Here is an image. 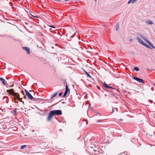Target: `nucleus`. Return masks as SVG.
<instances>
[{
	"label": "nucleus",
	"mask_w": 155,
	"mask_h": 155,
	"mask_svg": "<svg viewBox=\"0 0 155 155\" xmlns=\"http://www.w3.org/2000/svg\"><path fill=\"white\" fill-rule=\"evenodd\" d=\"M7 91V92L10 94L12 95L14 97V99L15 100L17 99L19 101L22 102L23 104H24V101H22V98L20 97L19 94L18 93H15L13 89L8 90Z\"/></svg>",
	"instance_id": "f257e3e1"
},
{
	"label": "nucleus",
	"mask_w": 155,
	"mask_h": 155,
	"mask_svg": "<svg viewBox=\"0 0 155 155\" xmlns=\"http://www.w3.org/2000/svg\"><path fill=\"white\" fill-rule=\"evenodd\" d=\"M25 93L27 96L28 98L31 100L35 101V99L34 98L31 94L26 90H25Z\"/></svg>",
	"instance_id": "f03ea898"
},
{
	"label": "nucleus",
	"mask_w": 155,
	"mask_h": 155,
	"mask_svg": "<svg viewBox=\"0 0 155 155\" xmlns=\"http://www.w3.org/2000/svg\"><path fill=\"white\" fill-rule=\"evenodd\" d=\"M54 114V116L55 115H61L62 114V111L61 110H51Z\"/></svg>",
	"instance_id": "7ed1b4c3"
},
{
	"label": "nucleus",
	"mask_w": 155,
	"mask_h": 155,
	"mask_svg": "<svg viewBox=\"0 0 155 155\" xmlns=\"http://www.w3.org/2000/svg\"><path fill=\"white\" fill-rule=\"evenodd\" d=\"M54 116V114L51 111L49 113L47 118V120L48 121H50L52 118L53 116Z\"/></svg>",
	"instance_id": "20e7f679"
},
{
	"label": "nucleus",
	"mask_w": 155,
	"mask_h": 155,
	"mask_svg": "<svg viewBox=\"0 0 155 155\" xmlns=\"http://www.w3.org/2000/svg\"><path fill=\"white\" fill-rule=\"evenodd\" d=\"M132 78L134 80L137 81L139 82L144 83V82L143 79L137 78L135 77H132Z\"/></svg>",
	"instance_id": "39448f33"
},
{
	"label": "nucleus",
	"mask_w": 155,
	"mask_h": 155,
	"mask_svg": "<svg viewBox=\"0 0 155 155\" xmlns=\"http://www.w3.org/2000/svg\"><path fill=\"white\" fill-rule=\"evenodd\" d=\"M70 89L68 88V85L67 84H66V85L65 91L64 94H63V97H65L67 95L68 92H70Z\"/></svg>",
	"instance_id": "423d86ee"
},
{
	"label": "nucleus",
	"mask_w": 155,
	"mask_h": 155,
	"mask_svg": "<svg viewBox=\"0 0 155 155\" xmlns=\"http://www.w3.org/2000/svg\"><path fill=\"white\" fill-rule=\"evenodd\" d=\"M139 35L147 43L149 41L144 36L141 35Z\"/></svg>",
	"instance_id": "0eeeda50"
},
{
	"label": "nucleus",
	"mask_w": 155,
	"mask_h": 155,
	"mask_svg": "<svg viewBox=\"0 0 155 155\" xmlns=\"http://www.w3.org/2000/svg\"><path fill=\"white\" fill-rule=\"evenodd\" d=\"M103 86L104 87L107 88H111L113 89H115L114 88L112 87L108 86L105 83H104Z\"/></svg>",
	"instance_id": "6e6552de"
},
{
	"label": "nucleus",
	"mask_w": 155,
	"mask_h": 155,
	"mask_svg": "<svg viewBox=\"0 0 155 155\" xmlns=\"http://www.w3.org/2000/svg\"><path fill=\"white\" fill-rule=\"evenodd\" d=\"M23 48L26 51L27 53L28 54H29L30 53V50L29 48L27 47H23Z\"/></svg>",
	"instance_id": "1a4fd4ad"
},
{
	"label": "nucleus",
	"mask_w": 155,
	"mask_h": 155,
	"mask_svg": "<svg viewBox=\"0 0 155 155\" xmlns=\"http://www.w3.org/2000/svg\"><path fill=\"white\" fill-rule=\"evenodd\" d=\"M136 39H137V40L138 41V42L140 44H141L143 45L144 43V42H143V41H142V39H141L140 38H137Z\"/></svg>",
	"instance_id": "9d476101"
},
{
	"label": "nucleus",
	"mask_w": 155,
	"mask_h": 155,
	"mask_svg": "<svg viewBox=\"0 0 155 155\" xmlns=\"http://www.w3.org/2000/svg\"><path fill=\"white\" fill-rule=\"evenodd\" d=\"M83 71L87 75V76L91 78H92L91 77V75L84 69H83Z\"/></svg>",
	"instance_id": "9b49d317"
},
{
	"label": "nucleus",
	"mask_w": 155,
	"mask_h": 155,
	"mask_svg": "<svg viewBox=\"0 0 155 155\" xmlns=\"http://www.w3.org/2000/svg\"><path fill=\"white\" fill-rule=\"evenodd\" d=\"M147 43L149 44L150 46H151L154 49L155 48V47L149 41H148Z\"/></svg>",
	"instance_id": "f8f14e48"
},
{
	"label": "nucleus",
	"mask_w": 155,
	"mask_h": 155,
	"mask_svg": "<svg viewBox=\"0 0 155 155\" xmlns=\"http://www.w3.org/2000/svg\"><path fill=\"white\" fill-rule=\"evenodd\" d=\"M1 82L3 83V84L4 85H5L7 84V82L5 81V79H2V80Z\"/></svg>",
	"instance_id": "ddd939ff"
},
{
	"label": "nucleus",
	"mask_w": 155,
	"mask_h": 155,
	"mask_svg": "<svg viewBox=\"0 0 155 155\" xmlns=\"http://www.w3.org/2000/svg\"><path fill=\"white\" fill-rule=\"evenodd\" d=\"M143 45L151 49L150 47L145 43H144Z\"/></svg>",
	"instance_id": "4468645a"
},
{
	"label": "nucleus",
	"mask_w": 155,
	"mask_h": 155,
	"mask_svg": "<svg viewBox=\"0 0 155 155\" xmlns=\"http://www.w3.org/2000/svg\"><path fill=\"white\" fill-rule=\"evenodd\" d=\"M147 23L149 25H152L153 24V22L150 20L148 21Z\"/></svg>",
	"instance_id": "2eb2a0df"
},
{
	"label": "nucleus",
	"mask_w": 155,
	"mask_h": 155,
	"mask_svg": "<svg viewBox=\"0 0 155 155\" xmlns=\"http://www.w3.org/2000/svg\"><path fill=\"white\" fill-rule=\"evenodd\" d=\"M134 70H135V71H138L139 70V68L138 67H135L134 68Z\"/></svg>",
	"instance_id": "dca6fc26"
},
{
	"label": "nucleus",
	"mask_w": 155,
	"mask_h": 155,
	"mask_svg": "<svg viewBox=\"0 0 155 155\" xmlns=\"http://www.w3.org/2000/svg\"><path fill=\"white\" fill-rule=\"evenodd\" d=\"M58 94V93L56 92L53 95L52 97H51V99H52L54 97Z\"/></svg>",
	"instance_id": "f3484780"
},
{
	"label": "nucleus",
	"mask_w": 155,
	"mask_h": 155,
	"mask_svg": "<svg viewBox=\"0 0 155 155\" xmlns=\"http://www.w3.org/2000/svg\"><path fill=\"white\" fill-rule=\"evenodd\" d=\"M26 147L25 145H23L21 146L20 149H23L24 148Z\"/></svg>",
	"instance_id": "a211bd4d"
},
{
	"label": "nucleus",
	"mask_w": 155,
	"mask_h": 155,
	"mask_svg": "<svg viewBox=\"0 0 155 155\" xmlns=\"http://www.w3.org/2000/svg\"><path fill=\"white\" fill-rule=\"evenodd\" d=\"M137 0H131L132 3H135Z\"/></svg>",
	"instance_id": "6ab92c4d"
},
{
	"label": "nucleus",
	"mask_w": 155,
	"mask_h": 155,
	"mask_svg": "<svg viewBox=\"0 0 155 155\" xmlns=\"http://www.w3.org/2000/svg\"><path fill=\"white\" fill-rule=\"evenodd\" d=\"M119 28V25H117L116 27V30L117 31L118 30Z\"/></svg>",
	"instance_id": "aec40b11"
},
{
	"label": "nucleus",
	"mask_w": 155,
	"mask_h": 155,
	"mask_svg": "<svg viewBox=\"0 0 155 155\" xmlns=\"http://www.w3.org/2000/svg\"><path fill=\"white\" fill-rule=\"evenodd\" d=\"M30 15V17H31V18L32 17H31V16H32V17H36V16H34L33 15H32L31 14H30V15Z\"/></svg>",
	"instance_id": "412c9836"
},
{
	"label": "nucleus",
	"mask_w": 155,
	"mask_h": 155,
	"mask_svg": "<svg viewBox=\"0 0 155 155\" xmlns=\"http://www.w3.org/2000/svg\"><path fill=\"white\" fill-rule=\"evenodd\" d=\"M130 3H132L131 0H130L128 2L127 4H130Z\"/></svg>",
	"instance_id": "4be33fe9"
},
{
	"label": "nucleus",
	"mask_w": 155,
	"mask_h": 155,
	"mask_svg": "<svg viewBox=\"0 0 155 155\" xmlns=\"http://www.w3.org/2000/svg\"><path fill=\"white\" fill-rule=\"evenodd\" d=\"M16 109H14V110H13L14 112V113L15 114H16V112H17V111L16 110Z\"/></svg>",
	"instance_id": "5701e85b"
},
{
	"label": "nucleus",
	"mask_w": 155,
	"mask_h": 155,
	"mask_svg": "<svg viewBox=\"0 0 155 155\" xmlns=\"http://www.w3.org/2000/svg\"><path fill=\"white\" fill-rule=\"evenodd\" d=\"M62 95V93L60 92V93L59 94V96H61Z\"/></svg>",
	"instance_id": "b1692460"
},
{
	"label": "nucleus",
	"mask_w": 155,
	"mask_h": 155,
	"mask_svg": "<svg viewBox=\"0 0 155 155\" xmlns=\"http://www.w3.org/2000/svg\"><path fill=\"white\" fill-rule=\"evenodd\" d=\"M49 26L50 27H51L52 28H55V26H52V25H49Z\"/></svg>",
	"instance_id": "393cba45"
},
{
	"label": "nucleus",
	"mask_w": 155,
	"mask_h": 155,
	"mask_svg": "<svg viewBox=\"0 0 155 155\" xmlns=\"http://www.w3.org/2000/svg\"><path fill=\"white\" fill-rule=\"evenodd\" d=\"M112 95H113L114 96H115V95H116V94H115V93H112Z\"/></svg>",
	"instance_id": "a878e982"
},
{
	"label": "nucleus",
	"mask_w": 155,
	"mask_h": 155,
	"mask_svg": "<svg viewBox=\"0 0 155 155\" xmlns=\"http://www.w3.org/2000/svg\"><path fill=\"white\" fill-rule=\"evenodd\" d=\"M23 98L24 99H26V96L25 95H24L23 97Z\"/></svg>",
	"instance_id": "bb28decb"
},
{
	"label": "nucleus",
	"mask_w": 155,
	"mask_h": 155,
	"mask_svg": "<svg viewBox=\"0 0 155 155\" xmlns=\"http://www.w3.org/2000/svg\"><path fill=\"white\" fill-rule=\"evenodd\" d=\"M101 121V120H97V122L98 123L100 122Z\"/></svg>",
	"instance_id": "cd10ccee"
},
{
	"label": "nucleus",
	"mask_w": 155,
	"mask_h": 155,
	"mask_svg": "<svg viewBox=\"0 0 155 155\" xmlns=\"http://www.w3.org/2000/svg\"><path fill=\"white\" fill-rule=\"evenodd\" d=\"M97 87L98 88V89L100 90H101V88H100V87H99V86H97Z\"/></svg>",
	"instance_id": "c85d7f7f"
},
{
	"label": "nucleus",
	"mask_w": 155,
	"mask_h": 155,
	"mask_svg": "<svg viewBox=\"0 0 155 155\" xmlns=\"http://www.w3.org/2000/svg\"><path fill=\"white\" fill-rule=\"evenodd\" d=\"M3 78H0V81H2V80Z\"/></svg>",
	"instance_id": "c756f323"
},
{
	"label": "nucleus",
	"mask_w": 155,
	"mask_h": 155,
	"mask_svg": "<svg viewBox=\"0 0 155 155\" xmlns=\"http://www.w3.org/2000/svg\"><path fill=\"white\" fill-rule=\"evenodd\" d=\"M150 102H151V103H152L153 102V101L152 100H150Z\"/></svg>",
	"instance_id": "7c9ffc66"
},
{
	"label": "nucleus",
	"mask_w": 155,
	"mask_h": 155,
	"mask_svg": "<svg viewBox=\"0 0 155 155\" xmlns=\"http://www.w3.org/2000/svg\"><path fill=\"white\" fill-rule=\"evenodd\" d=\"M130 42H132V39H130Z\"/></svg>",
	"instance_id": "2f4dec72"
},
{
	"label": "nucleus",
	"mask_w": 155,
	"mask_h": 155,
	"mask_svg": "<svg viewBox=\"0 0 155 155\" xmlns=\"http://www.w3.org/2000/svg\"><path fill=\"white\" fill-rule=\"evenodd\" d=\"M21 92H22V93H23V94L24 95V92L23 91H22Z\"/></svg>",
	"instance_id": "473e14b6"
},
{
	"label": "nucleus",
	"mask_w": 155,
	"mask_h": 155,
	"mask_svg": "<svg viewBox=\"0 0 155 155\" xmlns=\"http://www.w3.org/2000/svg\"><path fill=\"white\" fill-rule=\"evenodd\" d=\"M112 112H114V109H113V108H112Z\"/></svg>",
	"instance_id": "72a5a7b5"
},
{
	"label": "nucleus",
	"mask_w": 155,
	"mask_h": 155,
	"mask_svg": "<svg viewBox=\"0 0 155 155\" xmlns=\"http://www.w3.org/2000/svg\"><path fill=\"white\" fill-rule=\"evenodd\" d=\"M4 98H7V97H6V96H4Z\"/></svg>",
	"instance_id": "f704fd0d"
},
{
	"label": "nucleus",
	"mask_w": 155,
	"mask_h": 155,
	"mask_svg": "<svg viewBox=\"0 0 155 155\" xmlns=\"http://www.w3.org/2000/svg\"><path fill=\"white\" fill-rule=\"evenodd\" d=\"M13 86H14V84H13L11 87H12Z\"/></svg>",
	"instance_id": "c9c22d12"
},
{
	"label": "nucleus",
	"mask_w": 155,
	"mask_h": 155,
	"mask_svg": "<svg viewBox=\"0 0 155 155\" xmlns=\"http://www.w3.org/2000/svg\"><path fill=\"white\" fill-rule=\"evenodd\" d=\"M6 79H8V78H7V77H6Z\"/></svg>",
	"instance_id": "e433bc0d"
},
{
	"label": "nucleus",
	"mask_w": 155,
	"mask_h": 155,
	"mask_svg": "<svg viewBox=\"0 0 155 155\" xmlns=\"http://www.w3.org/2000/svg\"><path fill=\"white\" fill-rule=\"evenodd\" d=\"M59 131H62L61 129H60L59 130Z\"/></svg>",
	"instance_id": "4c0bfd02"
},
{
	"label": "nucleus",
	"mask_w": 155,
	"mask_h": 155,
	"mask_svg": "<svg viewBox=\"0 0 155 155\" xmlns=\"http://www.w3.org/2000/svg\"><path fill=\"white\" fill-rule=\"evenodd\" d=\"M68 0H65V1H68Z\"/></svg>",
	"instance_id": "58836bf2"
},
{
	"label": "nucleus",
	"mask_w": 155,
	"mask_h": 155,
	"mask_svg": "<svg viewBox=\"0 0 155 155\" xmlns=\"http://www.w3.org/2000/svg\"><path fill=\"white\" fill-rule=\"evenodd\" d=\"M25 24H26V25L28 24V23H26V22H25Z\"/></svg>",
	"instance_id": "ea45409f"
},
{
	"label": "nucleus",
	"mask_w": 155,
	"mask_h": 155,
	"mask_svg": "<svg viewBox=\"0 0 155 155\" xmlns=\"http://www.w3.org/2000/svg\"><path fill=\"white\" fill-rule=\"evenodd\" d=\"M97 1V0H95V1Z\"/></svg>",
	"instance_id": "a19ab883"
},
{
	"label": "nucleus",
	"mask_w": 155,
	"mask_h": 155,
	"mask_svg": "<svg viewBox=\"0 0 155 155\" xmlns=\"http://www.w3.org/2000/svg\"><path fill=\"white\" fill-rule=\"evenodd\" d=\"M154 104H155V103H154Z\"/></svg>",
	"instance_id": "79ce46f5"
}]
</instances>
